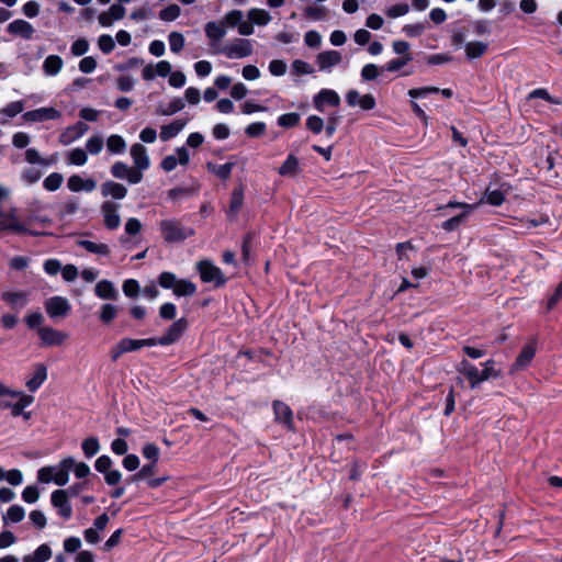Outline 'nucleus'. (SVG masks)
<instances>
[{
  "mask_svg": "<svg viewBox=\"0 0 562 562\" xmlns=\"http://www.w3.org/2000/svg\"><path fill=\"white\" fill-rule=\"evenodd\" d=\"M495 361L493 359L486 360L482 363L483 369L480 371L472 362L462 359L457 366V371L464 375L469 381L470 387L475 389L482 382L491 378L497 379L501 376V371L494 368Z\"/></svg>",
  "mask_w": 562,
  "mask_h": 562,
  "instance_id": "f257e3e1",
  "label": "nucleus"
},
{
  "mask_svg": "<svg viewBox=\"0 0 562 562\" xmlns=\"http://www.w3.org/2000/svg\"><path fill=\"white\" fill-rule=\"evenodd\" d=\"M74 465L75 459L66 457L59 462L58 470L53 465L41 468L37 471V480L43 484L54 482L58 486H65L69 481V471L72 470Z\"/></svg>",
  "mask_w": 562,
  "mask_h": 562,
  "instance_id": "f03ea898",
  "label": "nucleus"
},
{
  "mask_svg": "<svg viewBox=\"0 0 562 562\" xmlns=\"http://www.w3.org/2000/svg\"><path fill=\"white\" fill-rule=\"evenodd\" d=\"M159 229L162 239L167 244L182 243L195 235V231L192 227L184 226L181 221L177 218L160 221Z\"/></svg>",
  "mask_w": 562,
  "mask_h": 562,
  "instance_id": "7ed1b4c3",
  "label": "nucleus"
},
{
  "mask_svg": "<svg viewBox=\"0 0 562 562\" xmlns=\"http://www.w3.org/2000/svg\"><path fill=\"white\" fill-rule=\"evenodd\" d=\"M196 271L202 282L213 283L215 289L225 286L228 281V278L224 276L221 268L215 266L210 259L200 260L196 263Z\"/></svg>",
  "mask_w": 562,
  "mask_h": 562,
  "instance_id": "20e7f679",
  "label": "nucleus"
},
{
  "mask_svg": "<svg viewBox=\"0 0 562 562\" xmlns=\"http://www.w3.org/2000/svg\"><path fill=\"white\" fill-rule=\"evenodd\" d=\"M189 327V322L186 317H180L179 319H176L165 331V334L160 337H153L155 341V346H170L175 342H177L184 331Z\"/></svg>",
  "mask_w": 562,
  "mask_h": 562,
  "instance_id": "39448f33",
  "label": "nucleus"
},
{
  "mask_svg": "<svg viewBox=\"0 0 562 562\" xmlns=\"http://www.w3.org/2000/svg\"><path fill=\"white\" fill-rule=\"evenodd\" d=\"M536 353H537V340L533 338V339H530L519 351L515 361L510 366V372L513 373V372L522 371V370L527 369L530 366Z\"/></svg>",
  "mask_w": 562,
  "mask_h": 562,
  "instance_id": "423d86ee",
  "label": "nucleus"
},
{
  "mask_svg": "<svg viewBox=\"0 0 562 562\" xmlns=\"http://www.w3.org/2000/svg\"><path fill=\"white\" fill-rule=\"evenodd\" d=\"M44 306L47 315L53 319L67 316L71 310L69 301L59 295L48 297Z\"/></svg>",
  "mask_w": 562,
  "mask_h": 562,
  "instance_id": "0eeeda50",
  "label": "nucleus"
},
{
  "mask_svg": "<svg viewBox=\"0 0 562 562\" xmlns=\"http://www.w3.org/2000/svg\"><path fill=\"white\" fill-rule=\"evenodd\" d=\"M215 52L223 53L227 58H245L252 54V46L249 40L236 38L232 44Z\"/></svg>",
  "mask_w": 562,
  "mask_h": 562,
  "instance_id": "6e6552de",
  "label": "nucleus"
},
{
  "mask_svg": "<svg viewBox=\"0 0 562 562\" xmlns=\"http://www.w3.org/2000/svg\"><path fill=\"white\" fill-rule=\"evenodd\" d=\"M110 172L114 178L127 180L131 184H137L143 180V173L139 170H134L123 161L114 162Z\"/></svg>",
  "mask_w": 562,
  "mask_h": 562,
  "instance_id": "1a4fd4ad",
  "label": "nucleus"
},
{
  "mask_svg": "<svg viewBox=\"0 0 562 562\" xmlns=\"http://www.w3.org/2000/svg\"><path fill=\"white\" fill-rule=\"evenodd\" d=\"M37 335L41 339L42 347L61 346L68 338V335L66 333L57 330L49 326L38 328Z\"/></svg>",
  "mask_w": 562,
  "mask_h": 562,
  "instance_id": "9d476101",
  "label": "nucleus"
},
{
  "mask_svg": "<svg viewBox=\"0 0 562 562\" xmlns=\"http://www.w3.org/2000/svg\"><path fill=\"white\" fill-rule=\"evenodd\" d=\"M120 204L112 201H104L101 204V213L103 216L104 226L114 231L117 229L121 225V216L119 214Z\"/></svg>",
  "mask_w": 562,
  "mask_h": 562,
  "instance_id": "9b49d317",
  "label": "nucleus"
},
{
  "mask_svg": "<svg viewBox=\"0 0 562 562\" xmlns=\"http://www.w3.org/2000/svg\"><path fill=\"white\" fill-rule=\"evenodd\" d=\"M274 413V420L278 424H282L286 430L293 431V411L292 408L282 401L276 400L272 403Z\"/></svg>",
  "mask_w": 562,
  "mask_h": 562,
  "instance_id": "f8f14e48",
  "label": "nucleus"
},
{
  "mask_svg": "<svg viewBox=\"0 0 562 562\" xmlns=\"http://www.w3.org/2000/svg\"><path fill=\"white\" fill-rule=\"evenodd\" d=\"M50 503L57 509V514L68 520L72 516V507L69 503V496L64 490H56L50 495Z\"/></svg>",
  "mask_w": 562,
  "mask_h": 562,
  "instance_id": "ddd939ff",
  "label": "nucleus"
},
{
  "mask_svg": "<svg viewBox=\"0 0 562 562\" xmlns=\"http://www.w3.org/2000/svg\"><path fill=\"white\" fill-rule=\"evenodd\" d=\"M61 113L53 106H44L35 110L24 112L22 119L25 122H45L50 120H58Z\"/></svg>",
  "mask_w": 562,
  "mask_h": 562,
  "instance_id": "4468645a",
  "label": "nucleus"
},
{
  "mask_svg": "<svg viewBox=\"0 0 562 562\" xmlns=\"http://www.w3.org/2000/svg\"><path fill=\"white\" fill-rule=\"evenodd\" d=\"M313 103L318 112H324L326 105L339 106L340 97L335 90L324 88L314 95Z\"/></svg>",
  "mask_w": 562,
  "mask_h": 562,
  "instance_id": "2eb2a0df",
  "label": "nucleus"
},
{
  "mask_svg": "<svg viewBox=\"0 0 562 562\" xmlns=\"http://www.w3.org/2000/svg\"><path fill=\"white\" fill-rule=\"evenodd\" d=\"M348 105H359L364 111L373 110L376 105L375 98L371 93L360 95L357 90H349L346 94Z\"/></svg>",
  "mask_w": 562,
  "mask_h": 562,
  "instance_id": "dca6fc26",
  "label": "nucleus"
},
{
  "mask_svg": "<svg viewBox=\"0 0 562 562\" xmlns=\"http://www.w3.org/2000/svg\"><path fill=\"white\" fill-rule=\"evenodd\" d=\"M244 205V187L239 184L235 187L231 193L229 206L226 212L228 221L237 220V216Z\"/></svg>",
  "mask_w": 562,
  "mask_h": 562,
  "instance_id": "f3484780",
  "label": "nucleus"
},
{
  "mask_svg": "<svg viewBox=\"0 0 562 562\" xmlns=\"http://www.w3.org/2000/svg\"><path fill=\"white\" fill-rule=\"evenodd\" d=\"M1 300L15 312L25 307L30 301L29 294L25 291H5L1 294Z\"/></svg>",
  "mask_w": 562,
  "mask_h": 562,
  "instance_id": "a211bd4d",
  "label": "nucleus"
},
{
  "mask_svg": "<svg viewBox=\"0 0 562 562\" xmlns=\"http://www.w3.org/2000/svg\"><path fill=\"white\" fill-rule=\"evenodd\" d=\"M131 156L133 158L135 167L134 170H139L143 173V170H146L150 166V160L147 155V150L144 145L136 143L131 147Z\"/></svg>",
  "mask_w": 562,
  "mask_h": 562,
  "instance_id": "6ab92c4d",
  "label": "nucleus"
},
{
  "mask_svg": "<svg viewBox=\"0 0 562 562\" xmlns=\"http://www.w3.org/2000/svg\"><path fill=\"white\" fill-rule=\"evenodd\" d=\"M47 380V367L44 363H36L34 372L25 382V386L30 392H36Z\"/></svg>",
  "mask_w": 562,
  "mask_h": 562,
  "instance_id": "aec40b11",
  "label": "nucleus"
},
{
  "mask_svg": "<svg viewBox=\"0 0 562 562\" xmlns=\"http://www.w3.org/2000/svg\"><path fill=\"white\" fill-rule=\"evenodd\" d=\"M510 189V184L507 182H503L501 184V189L498 190H486L481 202L487 203L492 206H501L505 202V195L508 193Z\"/></svg>",
  "mask_w": 562,
  "mask_h": 562,
  "instance_id": "412c9836",
  "label": "nucleus"
},
{
  "mask_svg": "<svg viewBox=\"0 0 562 562\" xmlns=\"http://www.w3.org/2000/svg\"><path fill=\"white\" fill-rule=\"evenodd\" d=\"M7 31L12 35L21 36L25 40H31L35 32L33 25L30 22L22 19H16L12 21L8 25Z\"/></svg>",
  "mask_w": 562,
  "mask_h": 562,
  "instance_id": "4be33fe9",
  "label": "nucleus"
},
{
  "mask_svg": "<svg viewBox=\"0 0 562 562\" xmlns=\"http://www.w3.org/2000/svg\"><path fill=\"white\" fill-rule=\"evenodd\" d=\"M101 194L103 198L111 196L114 200H123L127 194V189L122 183L108 180L101 184Z\"/></svg>",
  "mask_w": 562,
  "mask_h": 562,
  "instance_id": "5701e85b",
  "label": "nucleus"
},
{
  "mask_svg": "<svg viewBox=\"0 0 562 562\" xmlns=\"http://www.w3.org/2000/svg\"><path fill=\"white\" fill-rule=\"evenodd\" d=\"M204 32L206 37L211 41L212 46L216 48L221 40L226 34V27L222 21L220 23L210 21L205 24Z\"/></svg>",
  "mask_w": 562,
  "mask_h": 562,
  "instance_id": "b1692460",
  "label": "nucleus"
},
{
  "mask_svg": "<svg viewBox=\"0 0 562 562\" xmlns=\"http://www.w3.org/2000/svg\"><path fill=\"white\" fill-rule=\"evenodd\" d=\"M341 54L338 50H325L317 55L316 61L321 70L329 69L341 61Z\"/></svg>",
  "mask_w": 562,
  "mask_h": 562,
  "instance_id": "393cba45",
  "label": "nucleus"
},
{
  "mask_svg": "<svg viewBox=\"0 0 562 562\" xmlns=\"http://www.w3.org/2000/svg\"><path fill=\"white\" fill-rule=\"evenodd\" d=\"M188 119H177L172 121L171 123L161 126L160 130V138L164 142H167L173 137H176L187 125Z\"/></svg>",
  "mask_w": 562,
  "mask_h": 562,
  "instance_id": "a878e982",
  "label": "nucleus"
},
{
  "mask_svg": "<svg viewBox=\"0 0 562 562\" xmlns=\"http://www.w3.org/2000/svg\"><path fill=\"white\" fill-rule=\"evenodd\" d=\"M94 293L102 300H116L119 296L117 290L114 284L109 280H100L94 288Z\"/></svg>",
  "mask_w": 562,
  "mask_h": 562,
  "instance_id": "bb28decb",
  "label": "nucleus"
},
{
  "mask_svg": "<svg viewBox=\"0 0 562 562\" xmlns=\"http://www.w3.org/2000/svg\"><path fill=\"white\" fill-rule=\"evenodd\" d=\"M299 172L300 161L293 154H289L283 164L278 168V173L282 177L294 178Z\"/></svg>",
  "mask_w": 562,
  "mask_h": 562,
  "instance_id": "cd10ccee",
  "label": "nucleus"
},
{
  "mask_svg": "<svg viewBox=\"0 0 562 562\" xmlns=\"http://www.w3.org/2000/svg\"><path fill=\"white\" fill-rule=\"evenodd\" d=\"M120 344L125 353L137 351L144 347H154L155 341L153 337L143 339L122 338Z\"/></svg>",
  "mask_w": 562,
  "mask_h": 562,
  "instance_id": "c85d7f7f",
  "label": "nucleus"
},
{
  "mask_svg": "<svg viewBox=\"0 0 562 562\" xmlns=\"http://www.w3.org/2000/svg\"><path fill=\"white\" fill-rule=\"evenodd\" d=\"M88 128L89 126L86 123L79 121L72 126H69L67 131L60 135V142L65 145L69 144L76 138L81 137L88 131Z\"/></svg>",
  "mask_w": 562,
  "mask_h": 562,
  "instance_id": "c756f323",
  "label": "nucleus"
},
{
  "mask_svg": "<svg viewBox=\"0 0 562 562\" xmlns=\"http://www.w3.org/2000/svg\"><path fill=\"white\" fill-rule=\"evenodd\" d=\"M63 58L58 55H49L43 63V71L47 76H56L63 68Z\"/></svg>",
  "mask_w": 562,
  "mask_h": 562,
  "instance_id": "7c9ffc66",
  "label": "nucleus"
},
{
  "mask_svg": "<svg viewBox=\"0 0 562 562\" xmlns=\"http://www.w3.org/2000/svg\"><path fill=\"white\" fill-rule=\"evenodd\" d=\"M488 45L483 42L474 41L465 44V56L469 60L482 57L487 52Z\"/></svg>",
  "mask_w": 562,
  "mask_h": 562,
  "instance_id": "2f4dec72",
  "label": "nucleus"
},
{
  "mask_svg": "<svg viewBox=\"0 0 562 562\" xmlns=\"http://www.w3.org/2000/svg\"><path fill=\"white\" fill-rule=\"evenodd\" d=\"M5 222V232H11L20 235H27V236H42L46 233H41L37 231H32L27 228L23 223L20 221H4Z\"/></svg>",
  "mask_w": 562,
  "mask_h": 562,
  "instance_id": "473e14b6",
  "label": "nucleus"
},
{
  "mask_svg": "<svg viewBox=\"0 0 562 562\" xmlns=\"http://www.w3.org/2000/svg\"><path fill=\"white\" fill-rule=\"evenodd\" d=\"M78 246H80L81 248L86 249L91 254H97L100 256H109L111 252L110 247L106 244H98L88 239L78 240Z\"/></svg>",
  "mask_w": 562,
  "mask_h": 562,
  "instance_id": "72a5a7b5",
  "label": "nucleus"
},
{
  "mask_svg": "<svg viewBox=\"0 0 562 562\" xmlns=\"http://www.w3.org/2000/svg\"><path fill=\"white\" fill-rule=\"evenodd\" d=\"M412 60H413L412 55L400 56L397 58H393V59L389 60L387 63H385L381 67V69H382V71L398 72Z\"/></svg>",
  "mask_w": 562,
  "mask_h": 562,
  "instance_id": "f704fd0d",
  "label": "nucleus"
},
{
  "mask_svg": "<svg viewBox=\"0 0 562 562\" xmlns=\"http://www.w3.org/2000/svg\"><path fill=\"white\" fill-rule=\"evenodd\" d=\"M196 292L195 283L191 282L187 279H179L176 288L173 289V294L176 296H192Z\"/></svg>",
  "mask_w": 562,
  "mask_h": 562,
  "instance_id": "c9c22d12",
  "label": "nucleus"
},
{
  "mask_svg": "<svg viewBox=\"0 0 562 562\" xmlns=\"http://www.w3.org/2000/svg\"><path fill=\"white\" fill-rule=\"evenodd\" d=\"M100 441L98 437L91 436L81 442V449L87 459H91L100 451Z\"/></svg>",
  "mask_w": 562,
  "mask_h": 562,
  "instance_id": "e433bc0d",
  "label": "nucleus"
},
{
  "mask_svg": "<svg viewBox=\"0 0 562 562\" xmlns=\"http://www.w3.org/2000/svg\"><path fill=\"white\" fill-rule=\"evenodd\" d=\"M248 19L254 25L265 26L271 21V15L263 9L254 8L248 11Z\"/></svg>",
  "mask_w": 562,
  "mask_h": 562,
  "instance_id": "4c0bfd02",
  "label": "nucleus"
},
{
  "mask_svg": "<svg viewBox=\"0 0 562 562\" xmlns=\"http://www.w3.org/2000/svg\"><path fill=\"white\" fill-rule=\"evenodd\" d=\"M234 162H225L223 165L207 164V169L222 180H228L232 176Z\"/></svg>",
  "mask_w": 562,
  "mask_h": 562,
  "instance_id": "58836bf2",
  "label": "nucleus"
},
{
  "mask_svg": "<svg viewBox=\"0 0 562 562\" xmlns=\"http://www.w3.org/2000/svg\"><path fill=\"white\" fill-rule=\"evenodd\" d=\"M119 313V307L111 303H105L101 306L99 313V319L102 324L109 325L111 324Z\"/></svg>",
  "mask_w": 562,
  "mask_h": 562,
  "instance_id": "ea45409f",
  "label": "nucleus"
},
{
  "mask_svg": "<svg viewBox=\"0 0 562 562\" xmlns=\"http://www.w3.org/2000/svg\"><path fill=\"white\" fill-rule=\"evenodd\" d=\"M468 212H462L456 216H452L445 222L441 223L440 227L446 232H454L459 229V227L465 223L468 218Z\"/></svg>",
  "mask_w": 562,
  "mask_h": 562,
  "instance_id": "a19ab883",
  "label": "nucleus"
},
{
  "mask_svg": "<svg viewBox=\"0 0 562 562\" xmlns=\"http://www.w3.org/2000/svg\"><path fill=\"white\" fill-rule=\"evenodd\" d=\"M25 109V102L23 100L13 101L8 103L0 110V114L5 115L9 119L15 117L18 114L22 113Z\"/></svg>",
  "mask_w": 562,
  "mask_h": 562,
  "instance_id": "79ce46f5",
  "label": "nucleus"
},
{
  "mask_svg": "<svg viewBox=\"0 0 562 562\" xmlns=\"http://www.w3.org/2000/svg\"><path fill=\"white\" fill-rule=\"evenodd\" d=\"M108 150L113 154H121L125 150L126 143L121 135L113 134L106 140Z\"/></svg>",
  "mask_w": 562,
  "mask_h": 562,
  "instance_id": "37998d69",
  "label": "nucleus"
},
{
  "mask_svg": "<svg viewBox=\"0 0 562 562\" xmlns=\"http://www.w3.org/2000/svg\"><path fill=\"white\" fill-rule=\"evenodd\" d=\"M527 99L528 100L542 99L550 104H561V100L559 98L552 97L549 93V91L544 88H537V89L532 90L531 92H529Z\"/></svg>",
  "mask_w": 562,
  "mask_h": 562,
  "instance_id": "c03bdc74",
  "label": "nucleus"
},
{
  "mask_svg": "<svg viewBox=\"0 0 562 562\" xmlns=\"http://www.w3.org/2000/svg\"><path fill=\"white\" fill-rule=\"evenodd\" d=\"M301 115L296 112L284 113L278 117V125L283 128H292L299 125Z\"/></svg>",
  "mask_w": 562,
  "mask_h": 562,
  "instance_id": "a18cd8bd",
  "label": "nucleus"
},
{
  "mask_svg": "<svg viewBox=\"0 0 562 562\" xmlns=\"http://www.w3.org/2000/svg\"><path fill=\"white\" fill-rule=\"evenodd\" d=\"M63 181H64V177L61 173L53 172L44 179L43 187L45 190H47L49 192H54L60 188Z\"/></svg>",
  "mask_w": 562,
  "mask_h": 562,
  "instance_id": "49530a36",
  "label": "nucleus"
},
{
  "mask_svg": "<svg viewBox=\"0 0 562 562\" xmlns=\"http://www.w3.org/2000/svg\"><path fill=\"white\" fill-rule=\"evenodd\" d=\"M25 510L20 505H12L8 508L7 515L3 516L4 524L10 520L13 524H18L24 519Z\"/></svg>",
  "mask_w": 562,
  "mask_h": 562,
  "instance_id": "de8ad7c7",
  "label": "nucleus"
},
{
  "mask_svg": "<svg viewBox=\"0 0 562 562\" xmlns=\"http://www.w3.org/2000/svg\"><path fill=\"white\" fill-rule=\"evenodd\" d=\"M142 454L149 462L158 463L160 458V449L156 443L149 442L142 448Z\"/></svg>",
  "mask_w": 562,
  "mask_h": 562,
  "instance_id": "09e8293b",
  "label": "nucleus"
},
{
  "mask_svg": "<svg viewBox=\"0 0 562 562\" xmlns=\"http://www.w3.org/2000/svg\"><path fill=\"white\" fill-rule=\"evenodd\" d=\"M178 278L170 271H164L158 277V284L166 290H172L176 288Z\"/></svg>",
  "mask_w": 562,
  "mask_h": 562,
  "instance_id": "8fccbe9b",
  "label": "nucleus"
},
{
  "mask_svg": "<svg viewBox=\"0 0 562 562\" xmlns=\"http://www.w3.org/2000/svg\"><path fill=\"white\" fill-rule=\"evenodd\" d=\"M181 14V9L178 4H169L159 12V19L166 22L177 20Z\"/></svg>",
  "mask_w": 562,
  "mask_h": 562,
  "instance_id": "3c124183",
  "label": "nucleus"
},
{
  "mask_svg": "<svg viewBox=\"0 0 562 562\" xmlns=\"http://www.w3.org/2000/svg\"><path fill=\"white\" fill-rule=\"evenodd\" d=\"M170 50L175 54L180 53L186 44L184 36L180 32H171L168 36Z\"/></svg>",
  "mask_w": 562,
  "mask_h": 562,
  "instance_id": "603ef678",
  "label": "nucleus"
},
{
  "mask_svg": "<svg viewBox=\"0 0 562 562\" xmlns=\"http://www.w3.org/2000/svg\"><path fill=\"white\" fill-rule=\"evenodd\" d=\"M243 18L244 14L240 10H232L225 14L224 19L222 20V23L224 24L225 27L234 29L240 24Z\"/></svg>",
  "mask_w": 562,
  "mask_h": 562,
  "instance_id": "864d4df0",
  "label": "nucleus"
},
{
  "mask_svg": "<svg viewBox=\"0 0 562 562\" xmlns=\"http://www.w3.org/2000/svg\"><path fill=\"white\" fill-rule=\"evenodd\" d=\"M24 322L29 329L38 330V328L43 327L42 324L44 323V316L42 315L41 312H32L25 316Z\"/></svg>",
  "mask_w": 562,
  "mask_h": 562,
  "instance_id": "5fc2aeb1",
  "label": "nucleus"
},
{
  "mask_svg": "<svg viewBox=\"0 0 562 562\" xmlns=\"http://www.w3.org/2000/svg\"><path fill=\"white\" fill-rule=\"evenodd\" d=\"M366 469L367 464L361 460H353L350 464L349 480L353 482L359 481Z\"/></svg>",
  "mask_w": 562,
  "mask_h": 562,
  "instance_id": "6e6d98bb",
  "label": "nucleus"
},
{
  "mask_svg": "<svg viewBox=\"0 0 562 562\" xmlns=\"http://www.w3.org/2000/svg\"><path fill=\"white\" fill-rule=\"evenodd\" d=\"M122 290H123V293L127 297L134 299V297L138 296L140 288H139V283H138L137 280H135V279H126L123 282Z\"/></svg>",
  "mask_w": 562,
  "mask_h": 562,
  "instance_id": "4d7b16f0",
  "label": "nucleus"
},
{
  "mask_svg": "<svg viewBox=\"0 0 562 562\" xmlns=\"http://www.w3.org/2000/svg\"><path fill=\"white\" fill-rule=\"evenodd\" d=\"M79 210V202L77 198L69 199L65 202L59 210L60 218L74 215Z\"/></svg>",
  "mask_w": 562,
  "mask_h": 562,
  "instance_id": "13d9d810",
  "label": "nucleus"
},
{
  "mask_svg": "<svg viewBox=\"0 0 562 562\" xmlns=\"http://www.w3.org/2000/svg\"><path fill=\"white\" fill-rule=\"evenodd\" d=\"M267 125L263 122H254L245 128V133L250 138H257L266 133Z\"/></svg>",
  "mask_w": 562,
  "mask_h": 562,
  "instance_id": "bf43d9fd",
  "label": "nucleus"
},
{
  "mask_svg": "<svg viewBox=\"0 0 562 562\" xmlns=\"http://www.w3.org/2000/svg\"><path fill=\"white\" fill-rule=\"evenodd\" d=\"M562 299V281L555 286L553 293L548 297L546 303V312L550 313Z\"/></svg>",
  "mask_w": 562,
  "mask_h": 562,
  "instance_id": "052dcab7",
  "label": "nucleus"
},
{
  "mask_svg": "<svg viewBox=\"0 0 562 562\" xmlns=\"http://www.w3.org/2000/svg\"><path fill=\"white\" fill-rule=\"evenodd\" d=\"M381 70L375 64H366L361 69V78L366 81L375 80Z\"/></svg>",
  "mask_w": 562,
  "mask_h": 562,
  "instance_id": "680f3d73",
  "label": "nucleus"
},
{
  "mask_svg": "<svg viewBox=\"0 0 562 562\" xmlns=\"http://www.w3.org/2000/svg\"><path fill=\"white\" fill-rule=\"evenodd\" d=\"M69 164L75 166H83L88 160L87 151L81 148H75L69 153Z\"/></svg>",
  "mask_w": 562,
  "mask_h": 562,
  "instance_id": "e2e57ef3",
  "label": "nucleus"
},
{
  "mask_svg": "<svg viewBox=\"0 0 562 562\" xmlns=\"http://www.w3.org/2000/svg\"><path fill=\"white\" fill-rule=\"evenodd\" d=\"M304 14L311 20H322L327 15V9L325 7L308 5L305 8Z\"/></svg>",
  "mask_w": 562,
  "mask_h": 562,
  "instance_id": "0e129e2a",
  "label": "nucleus"
},
{
  "mask_svg": "<svg viewBox=\"0 0 562 562\" xmlns=\"http://www.w3.org/2000/svg\"><path fill=\"white\" fill-rule=\"evenodd\" d=\"M98 46L103 54H110L115 48V42L109 34H102L98 38Z\"/></svg>",
  "mask_w": 562,
  "mask_h": 562,
  "instance_id": "69168bd1",
  "label": "nucleus"
},
{
  "mask_svg": "<svg viewBox=\"0 0 562 562\" xmlns=\"http://www.w3.org/2000/svg\"><path fill=\"white\" fill-rule=\"evenodd\" d=\"M292 70L296 76L311 75L314 72V68L306 61L295 59L292 63Z\"/></svg>",
  "mask_w": 562,
  "mask_h": 562,
  "instance_id": "338daca9",
  "label": "nucleus"
},
{
  "mask_svg": "<svg viewBox=\"0 0 562 562\" xmlns=\"http://www.w3.org/2000/svg\"><path fill=\"white\" fill-rule=\"evenodd\" d=\"M103 148V139L100 136H91L86 143V151L98 155Z\"/></svg>",
  "mask_w": 562,
  "mask_h": 562,
  "instance_id": "774afa93",
  "label": "nucleus"
}]
</instances>
